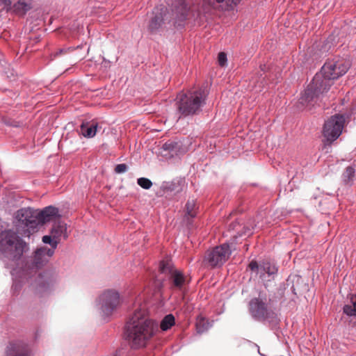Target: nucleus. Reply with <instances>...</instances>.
Wrapping results in <instances>:
<instances>
[{
	"mask_svg": "<svg viewBox=\"0 0 356 356\" xmlns=\"http://www.w3.org/2000/svg\"><path fill=\"white\" fill-rule=\"evenodd\" d=\"M159 270L161 273L169 275L170 287L172 290L183 291L189 283L186 276L176 269L170 260H162Z\"/></svg>",
	"mask_w": 356,
	"mask_h": 356,
	"instance_id": "8",
	"label": "nucleus"
},
{
	"mask_svg": "<svg viewBox=\"0 0 356 356\" xmlns=\"http://www.w3.org/2000/svg\"><path fill=\"white\" fill-rule=\"evenodd\" d=\"M177 145H178L177 143L171 141V140H168L163 145L162 149L164 151H168L169 152H173L177 151Z\"/></svg>",
	"mask_w": 356,
	"mask_h": 356,
	"instance_id": "28",
	"label": "nucleus"
},
{
	"mask_svg": "<svg viewBox=\"0 0 356 356\" xmlns=\"http://www.w3.org/2000/svg\"><path fill=\"white\" fill-rule=\"evenodd\" d=\"M16 217L21 225L27 228L29 233L34 232L39 226L37 210L23 208L17 211Z\"/></svg>",
	"mask_w": 356,
	"mask_h": 356,
	"instance_id": "11",
	"label": "nucleus"
},
{
	"mask_svg": "<svg viewBox=\"0 0 356 356\" xmlns=\"http://www.w3.org/2000/svg\"><path fill=\"white\" fill-rule=\"evenodd\" d=\"M67 227L66 224L62 222H59L58 223H55L51 229V234L54 238L56 240H58L60 241V238L63 235L64 238H67V236L66 234Z\"/></svg>",
	"mask_w": 356,
	"mask_h": 356,
	"instance_id": "20",
	"label": "nucleus"
},
{
	"mask_svg": "<svg viewBox=\"0 0 356 356\" xmlns=\"http://www.w3.org/2000/svg\"><path fill=\"white\" fill-rule=\"evenodd\" d=\"M37 211L38 225H42L50 221H56L60 216L58 209L53 206L46 207L42 210H37Z\"/></svg>",
	"mask_w": 356,
	"mask_h": 356,
	"instance_id": "17",
	"label": "nucleus"
},
{
	"mask_svg": "<svg viewBox=\"0 0 356 356\" xmlns=\"http://www.w3.org/2000/svg\"><path fill=\"white\" fill-rule=\"evenodd\" d=\"M63 51V49H60L59 53L60 54V53H62Z\"/></svg>",
	"mask_w": 356,
	"mask_h": 356,
	"instance_id": "34",
	"label": "nucleus"
},
{
	"mask_svg": "<svg viewBox=\"0 0 356 356\" xmlns=\"http://www.w3.org/2000/svg\"><path fill=\"white\" fill-rule=\"evenodd\" d=\"M159 331L158 323L147 316L146 305L137 302L126 325L127 338L132 348L147 346Z\"/></svg>",
	"mask_w": 356,
	"mask_h": 356,
	"instance_id": "4",
	"label": "nucleus"
},
{
	"mask_svg": "<svg viewBox=\"0 0 356 356\" xmlns=\"http://www.w3.org/2000/svg\"><path fill=\"white\" fill-rule=\"evenodd\" d=\"M355 169L353 166H348L343 173V181L346 184H349L355 176Z\"/></svg>",
	"mask_w": 356,
	"mask_h": 356,
	"instance_id": "26",
	"label": "nucleus"
},
{
	"mask_svg": "<svg viewBox=\"0 0 356 356\" xmlns=\"http://www.w3.org/2000/svg\"><path fill=\"white\" fill-rule=\"evenodd\" d=\"M252 345H253L254 346H255V347H257V348L258 353H259L260 355H261V354L260 353V352H259V346H257L256 343H252Z\"/></svg>",
	"mask_w": 356,
	"mask_h": 356,
	"instance_id": "33",
	"label": "nucleus"
},
{
	"mask_svg": "<svg viewBox=\"0 0 356 356\" xmlns=\"http://www.w3.org/2000/svg\"><path fill=\"white\" fill-rule=\"evenodd\" d=\"M32 8L31 0H18L13 6V12L18 15H25Z\"/></svg>",
	"mask_w": 356,
	"mask_h": 356,
	"instance_id": "19",
	"label": "nucleus"
},
{
	"mask_svg": "<svg viewBox=\"0 0 356 356\" xmlns=\"http://www.w3.org/2000/svg\"><path fill=\"white\" fill-rule=\"evenodd\" d=\"M26 244L11 230L0 233V259L7 268L10 269L13 284L12 290L18 292L25 278V270L19 267Z\"/></svg>",
	"mask_w": 356,
	"mask_h": 356,
	"instance_id": "2",
	"label": "nucleus"
},
{
	"mask_svg": "<svg viewBox=\"0 0 356 356\" xmlns=\"http://www.w3.org/2000/svg\"><path fill=\"white\" fill-rule=\"evenodd\" d=\"M53 249L42 247L37 249L31 260V268L38 270L44 266L54 255Z\"/></svg>",
	"mask_w": 356,
	"mask_h": 356,
	"instance_id": "13",
	"label": "nucleus"
},
{
	"mask_svg": "<svg viewBox=\"0 0 356 356\" xmlns=\"http://www.w3.org/2000/svg\"><path fill=\"white\" fill-rule=\"evenodd\" d=\"M56 283V276L47 272L38 275L36 278L37 290L40 293L51 291Z\"/></svg>",
	"mask_w": 356,
	"mask_h": 356,
	"instance_id": "14",
	"label": "nucleus"
},
{
	"mask_svg": "<svg viewBox=\"0 0 356 356\" xmlns=\"http://www.w3.org/2000/svg\"><path fill=\"white\" fill-rule=\"evenodd\" d=\"M350 68V63L344 58L335 57L327 60L316 73L300 97V103L309 105L318 96L327 92L335 79L343 76Z\"/></svg>",
	"mask_w": 356,
	"mask_h": 356,
	"instance_id": "1",
	"label": "nucleus"
},
{
	"mask_svg": "<svg viewBox=\"0 0 356 356\" xmlns=\"http://www.w3.org/2000/svg\"><path fill=\"white\" fill-rule=\"evenodd\" d=\"M184 186V181L182 180H174L172 181L163 182L161 188L165 193H179L182 191Z\"/></svg>",
	"mask_w": 356,
	"mask_h": 356,
	"instance_id": "18",
	"label": "nucleus"
},
{
	"mask_svg": "<svg viewBox=\"0 0 356 356\" xmlns=\"http://www.w3.org/2000/svg\"><path fill=\"white\" fill-rule=\"evenodd\" d=\"M122 303L120 293L115 289L104 290L97 300V307L103 318L111 316Z\"/></svg>",
	"mask_w": 356,
	"mask_h": 356,
	"instance_id": "7",
	"label": "nucleus"
},
{
	"mask_svg": "<svg viewBox=\"0 0 356 356\" xmlns=\"http://www.w3.org/2000/svg\"><path fill=\"white\" fill-rule=\"evenodd\" d=\"M196 202L195 200H188L186 204V216L188 218H193L196 216L197 212Z\"/></svg>",
	"mask_w": 356,
	"mask_h": 356,
	"instance_id": "23",
	"label": "nucleus"
},
{
	"mask_svg": "<svg viewBox=\"0 0 356 356\" xmlns=\"http://www.w3.org/2000/svg\"><path fill=\"white\" fill-rule=\"evenodd\" d=\"M218 63L220 66H224L227 62V55L224 52H220L218 56Z\"/></svg>",
	"mask_w": 356,
	"mask_h": 356,
	"instance_id": "31",
	"label": "nucleus"
},
{
	"mask_svg": "<svg viewBox=\"0 0 356 356\" xmlns=\"http://www.w3.org/2000/svg\"><path fill=\"white\" fill-rule=\"evenodd\" d=\"M175 320L172 314L166 315L161 321L160 328L163 331H167L175 325Z\"/></svg>",
	"mask_w": 356,
	"mask_h": 356,
	"instance_id": "24",
	"label": "nucleus"
},
{
	"mask_svg": "<svg viewBox=\"0 0 356 356\" xmlns=\"http://www.w3.org/2000/svg\"><path fill=\"white\" fill-rule=\"evenodd\" d=\"M166 8L156 7L152 11V17L148 24V31L152 33H156L160 31L164 23Z\"/></svg>",
	"mask_w": 356,
	"mask_h": 356,
	"instance_id": "15",
	"label": "nucleus"
},
{
	"mask_svg": "<svg viewBox=\"0 0 356 356\" xmlns=\"http://www.w3.org/2000/svg\"><path fill=\"white\" fill-rule=\"evenodd\" d=\"M211 324L203 317H199L196 322V329L199 334H202L209 330Z\"/></svg>",
	"mask_w": 356,
	"mask_h": 356,
	"instance_id": "25",
	"label": "nucleus"
},
{
	"mask_svg": "<svg viewBox=\"0 0 356 356\" xmlns=\"http://www.w3.org/2000/svg\"><path fill=\"white\" fill-rule=\"evenodd\" d=\"M4 356H32V352L26 343L15 341L8 345Z\"/></svg>",
	"mask_w": 356,
	"mask_h": 356,
	"instance_id": "16",
	"label": "nucleus"
},
{
	"mask_svg": "<svg viewBox=\"0 0 356 356\" xmlns=\"http://www.w3.org/2000/svg\"><path fill=\"white\" fill-rule=\"evenodd\" d=\"M343 312L348 316H356V295L352 296L350 301L343 306Z\"/></svg>",
	"mask_w": 356,
	"mask_h": 356,
	"instance_id": "22",
	"label": "nucleus"
},
{
	"mask_svg": "<svg viewBox=\"0 0 356 356\" xmlns=\"http://www.w3.org/2000/svg\"><path fill=\"white\" fill-rule=\"evenodd\" d=\"M42 242L46 244H49L51 248L49 249H53V253L55 252V250L57 248L58 244V240H56L51 235H45L42 237Z\"/></svg>",
	"mask_w": 356,
	"mask_h": 356,
	"instance_id": "27",
	"label": "nucleus"
},
{
	"mask_svg": "<svg viewBox=\"0 0 356 356\" xmlns=\"http://www.w3.org/2000/svg\"><path fill=\"white\" fill-rule=\"evenodd\" d=\"M248 311L252 318L257 321L273 323L277 319V314L271 309L266 297L261 294L250 300Z\"/></svg>",
	"mask_w": 356,
	"mask_h": 356,
	"instance_id": "6",
	"label": "nucleus"
},
{
	"mask_svg": "<svg viewBox=\"0 0 356 356\" xmlns=\"http://www.w3.org/2000/svg\"><path fill=\"white\" fill-rule=\"evenodd\" d=\"M345 118L342 115H334L324 124L323 135L330 143L337 140L342 133Z\"/></svg>",
	"mask_w": 356,
	"mask_h": 356,
	"instance_id": "10",
	"label": "nucleus"
},
{
	"mask_svg": "<svg viewBox=\"0 0 356 356\" xmlns=\"http://www.w3.org/2000/svg\"><path fill=\"white\" fill-rule=\"evenodd\" d=\"M97 123H83L81 126L80 131L81 134L86 138H92L97 133Z\"/></svg>",
	"mask_w": 356,
	"mask_h": 356,
	"instance_id": "21",
	"label": "nucleus"
},
{
	"mask_svg": "<svg viewBox=\"0 0 356 356\" xmlns=\"http://www.w3.org/2000/svg\"><path fill=\"white\" fill-rule=\"evenodd\" d=\"M240 1L241 0H204L202 13L195 6L188 9L186 0H175L171 8L173 22L177 27H183L186 20H191L195 25L200 26L207 20V14L211 9L234 10Z\"/></svg>",
	"mask_w": 356,
	"mask_h": 356,
	"instance_id": "3",
	"label": "nucleus"
},
{
	"mask_svg": "<svg viewBox=\"0 0 356 356\" xmlns=\"http://www.w3.org/2000/svg\"><path fill=\"white\" fill-rule=\"evenodd\" d=\"M206 97L202 89L180 92L177 97L179 112L184 117L198 114L206 104Z\"/></svg>",
	"mask_w": 356,
	"mask_h": 356,
	"instance_id": "5",
	"label": "nucleus"
},
{
	"mask_svg": "<svg viewBox=\"0 0 356 356\" xmlns=\"http://www.w3.org/2000/svg\"><path fill=\"white\" fill-rule=\"evenodd\" d=\"M232 250L229 244L223 243L207 251L204 261L212 268L221 266L228 259Z\"/></svg>",
	"mask_w": 356,
	"mask_h": 356,
	"instance_id": "9",
	"label": "nucleus"
},
{
	"mask_svg": "<svg viewBox=\"0 0 356 356\" xmlns=\"http://www.w3.org/2000/svg\"><path fill=\"white\" fill-rule=\"evenodd\" d=\"M128 166L125 163L118 164L115 168V172L117 174H122L127 172Z\"/></svg>",
	"mask_w": 356,
	"mask_h": 356,
	"instance_id": "30",
	"label": "nucleus"
},
{
	"mask_svg": "<svg viewBox=\"0 0 356 356\" xmlns=\"http://www.w3.org/2000/svg\"><path fill=\"white\" fill-rule=\"evenodd\" d=\"M137 184L144 189H149L152 186V182L150 179L145 177H140L137 179Z\"/></svg>",
	"mask_w": 356,
	"mask_h": 356,
	"instance_id": "29",
	"label": "nucleus"
},
{
	"mask_svg": "<svg viewBox=\"0 0 356 356\" xmlns=\"http://www.w3.org/2000/svg\"><path fill=\"white\" fill-rule=\"evenodd\" d=\"M1 4H2L7 10L11 8L12 1L11 0H1Z\"/></svg>",
	"mask_w": 356,
	"mask_h": 356,
	"instance_id": "32",
	"label": "nucleus"
},
{
	"mask_svg": "<svg viewBox=\"0 0 356 356\" xmlns=\"http://www.w3.org/2000/svg\"><path fill=\"white\" fill-rule=\"evenodd\" d=\"M250 269L259 275L263 280H270V277L277 273L275 264L268 261H264L259 264L256 261H252L249 264Z\"/></svg>",
	"mask_w": 356,
	"mask_h": 356,
	"instance_id": "12",
	"label": "nucleus"
}]
</instances>
